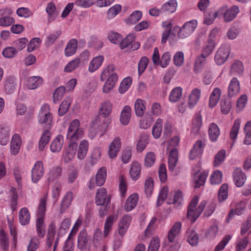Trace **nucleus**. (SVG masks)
I'll return each instance as SVG.
<instances>
[{
	"label": "nucleus",
	"mask_w": 251,
	"mask_h": 251,
	"mask_svg": "<svg viewBox=\"0 0 251 251\" xmlns=\"http://www.w3.org/2000/svg\"><path fill=\"white\" fill-rule=\"evenodd\" d=\"M114 70V66L110 65L108 66L101 73L100 79L102 81L104 80L105 77L108 76L103 87V91L104 93L109 92L115 86L118 80L117 74L113 72Z\"/></svg>",
	"instance_id": "f257e3e1"
},
{
	"label": "nucleus",
	"mask_w": 251,
	"mask_h": 251,
	"mask_svg": "<svg viewBox=\"0 0 251 251\" xmlns=\"http://www.w3.org/2000/svg\"><path fill=\"white\" fill-rule=\"evenodd\" d=\"M198 201L199 197L195 196L188 206L187 217L192 223L198 218L205 206L206 202L202 201L196 208Z\"/></svg>",
	"instance_id": "f03ea898"
},
{
	"label": "nucleus",
	"mask_w": 251,
	"mask_h": 251,
	"mask_svg": "<svg viewBox=\"0 0 251 251\" xmlns=\"http://www.w3.org/2000/svg\"><path fill=\"white\" fill-rule=\"evenodd\" d=\"M197 21L193 20L185 23L182 27L176 26L173 28L174 31L177 32L178 37L184 39L189 36L197 26Z\"/></svg>",
	"instance_id": "7ed1b4c3"
},
{
	"label": "nucleus",
	"mask_w": 251,
	"mask_h": 251,
	"mask_svg": "<svg viewBox=\"0 0 251 251\" xmlns=\"http://www.w3.org/2000/svg\"><path fill=\"white\" fill-rule=\"evenodd\" d=\"M40 124L45 125V128L50 129L52 123V116L50 112V107L48 104H43L38 117Z\"/></svg>",
	"instance_id": "20e7f679"
},
{
	"label": "nucleus",
	"mask_w": 251,
	"mask_h": 251,
	"mask_svg": "<svg viewBox=\"0 0 251 251\" xmlns=\"http://www.w3.org/2000/svg\"><path fill=\"white\" fill-rule=\"evenodd\" d=\"M79 121L75 119L70 124L68 129L67 134V138L72 142L78 140L81 138L83 135L82 129L79 127Z\"/></svg>",
	"instance_id": "39448f33"
},
{
	"label": "nucleus",
	"mask_w": 251,
	"mask_h": 251,
	"mask_svg": "<svg viewBox=\"0 0 251 251\" xmlns=\"http://www.w3.org/2000/svg\"><path fill=\"white\" fill-rule=\"evenodd\" d=\"M171 55L169 52H164L160 58L158 49L155 48L152 55V61L154 65L160 66L162 68H166L170 62Z\"/></svg>",
	"instance_id": "423d86ee"
},
{
	"label": "nucleus",
	"mask_w": 251,
	"mask_h": 251,
	"mask_svg": "<svg viewBox=\"0 0 251 251\" xmlns=\"http://www.w3.org/2000/svg\"><path fill=\"white\" fill-rule=\"evenodd\" d=\"M121 145V140L119 137H115L109 144L107 154L110 158L113 159L117 156L120 151Z\"/></svg>",
	"instance_id": "0eeeda50"
},
{
	"label": "nucleus",
	"mask_w": 251,
	"mask_h": 251,
	"mask_svg": "<svg viewBox=\"0 0 251 251\" xmlns=\"http://www.w3.org/2000/svg\"><path fill=\"white\" fill-rule=\"evenodd\" d=\"M229 54V47L221 46L217 51L215 56V61L218 65L223 64L227 59Z\"/></svg>",
	"instance_id": "6e6552de"
},
{
	"label": "nucleus",
	"mask_w": 251,
	"mask_h": 251,
	"mask_svg": "<svg viewBox=\"0 0 251 251\" xmlns=\"http://www.w3.org/2000/svg\"><path fill=\"white\" fill-rule=\"evenodd\" d=\"M44 174V169L42 162L37 161L31 171V179L32 182L37 183L42 177Z\"/></svg>",
	"instance_id": "1a4fd4ad"
},
{
	"label": "nucleus",
	"mask_w": 251,
	"mask_h": 251,
	"mask_svg": "<svg viewBox=\"0 0 251 251\" xmlns=\"http://www.w3.org/2000/svg\"><path fill=\"white\" fill-rule=\"evenodd\" d=\"M205 146L204 140H198L193 146V148L191 150L189 157L193 160L197 157L201 155L203 152L204 148Z\"/></svg>",
	"instance_id": "9d476101"
},
{
	"label": "nucleus",
	"mask_w": 251,
	"mask_h": 251,
	"mask_svg": "<svg viewBox=\"0 0 251 251\" xmlns=\"http://www.w3.org/2000/svg\"><path fill=\"white\" fill-rule=\"evenodd\" d=\"M90 238L85 229L81 230L77 237V248L82 250H85L88 245Z\"/></svg>",
	"instance_id": "9b49d317"
},
{
	"label": "nucleus",
	"mask_w": 251,
	"mask_h": 251,
	"mask_svg": "<svg viewBox=\"0 0 251 251\" xmlns=\"http://www.w3.org/2000/svg\"><path fill=\"white\" fill-rule=\"evenodd\" d=\"M218 13L219 14L224 15V19L225 22H231L235 16V6H233L229 9L226 6H223L219 9Z\"/></svg>",
	"instance_id": "f8f14e48"
},
{
	"label": "nucleus",
	"mask_w": 251,
	"mask_h": 251,
	"mask_svg": "<svg viewBox=\"0 0 251 251\" xmlns=\"http://www.w3.org/2000/svg\"><path fill=\"white\" fill-rule=\"evenodd\" d=\"M77 144L75 142H72L67 148L63 157L66 163L70 162L74 157L76 152Z\"/></svg>",
	"instance_id": "ddd939ff"
},
{
	"label": "nucleus",
	"mask_w": 251,
	"mask_h": 251,
	"mask_svg": "<svg viewBox=\"0 0 251 251\" xmlns=\"http://www.w3.org/2000/svg\"><path fill=\"white\" fill-rule=\"evenodd\" d=\"M131 221V217L128 215H124L120 220L118 232L121 236H123L126 233Z\"/></svg>",
	"instance_id": "4468645a"
},
{
	"label": "nucleus",
	"mask_w": 251,
	"mask_h": 251,
	"mask_svg": "<svg viewBox=\"0 0 251 251\" xmlns=\"http://www.w3.org/2000/svg\"><path fill=\"white\" fill-rule=\"evenodd\" d=\"M22 140L20 136L15 133L13 135L10 142V152L12 154L15 155L20 151Z\"/></svg>",
	"instance_id": "2eb2a0df"
},
{
	"label": "nucleus",
	"mask_w": 251,
	"mask_h": 251,
	"mask_svg": "<svg viewBox=\"0 0 251 251\" xmlns=\"http://www.w3.org/2000/svg\"><path fill=\"white\" fill-rule=\"evenodd\" d=\"M63 144V136L61 135H58L51 142L50 145V151L52 152H58L61 150Z\"/></svg>",
	"instance_id": "dca6fc26"
},
{
	"label": "nucleus",
	"mask_w": 251,
	"mask_h": 251,
	"mask_svg": "<svg viewBox=\"0 0 251 251\" xmlns=\"http://www.w3.org/2000/svg\"><path fill=\"white\" fill-rule=\"evenodd\" d=\"M141 166L137 161H133L130 165L129 174L130 177L134 180H137L140 176Z\"/></svg>",
	"instance_id": "f3484780"
},
{
	"label": "nucleus",
	"mask_w": 251,
	"mask_h": 251,
	"mask_svg": "<svg viewBox=\"0 0 251 251\" xmlns=\"http://www.w3.org/2000/svg\"><path fill=\"white\" fill-rule=\"evenodd\" d=\"M221 90L218 87L215 88L209 97V106L211 108L214 107L219 102L221 96Z\"/></svg>",
	"instance_id": "a211bd4d"
},
{
	"label": "nucleus",
	"mask_w": 251,
	"mask_h": 251,
	"mask_svg": "<svg viewBox=\"0 0 251 251\" xmlns=\"http://www.w3.org/2000/svg\"><path fill=\"white\" fill-rule=\"evenodd\" d=\"M112 107V103L110 101L106 100L103 101L100 107V115L104 118L108 117L111 113Z\"/></svg>",
	"instance_id": "6ab92c4d"
},
{
	"label": "nucleus",
	"mask_w": 251,
	"mask_h": 251,
	"mask_svg": "<svg viewBox=\"0 0 251 251\" xmlns=\"http://www.w3.org/2000/svg\"><path fill=\"white\" fill-rule=\"evenodd\" d=\"M50 129L45 128V130L39 140L38 148L41 151L44 150L45 146L48 144L50 140L51 133Z\"/></svg>",
	"instance_id": "aec40b11"
},
{
	"label": "nucleus",
	"mask_w": 251,
	"mask_h": 251,
	"mask_svg": "<svg viewBox=\"0 0 251 251\" xmlns=\"http://www.w3.org/2000/svg\"><path fill=\"white\" fill-rule=\"evenodd\" d=\"M88 148L89 143L87 140H83L80 142L77 153V156L79 159L82 160L85 157Z\"/></svg>",
	"instance_id": "412c9836"
},
{
	"label": "nucleus",
	"mask_w": 251,
	"mask_h": 251,
	"mask_svg": "<svg viewBox=\"0 0 251 251\" xmlns=\"http://www.w3.org/2000/svg\"><path fill=\"white\" fill-rule=\"evenodd\" d=\"M201 94V90L198 88H195L192 91L189 96L188 102V107L190 109L196 105L200 98Z\"/></svg>",
	"instance_id": "4be33fe9"
},
{
	"label": "nucleus",
	"mask_w": 251,
	"mask_h": 251,
	"mask_svg": "<svg viewBox=\"0 0 251 251\" xmlns=\"http://www.w3.org/2000/svg\"><path fill=\"white\" fill-rule=\"evenodd\" d=\"M131 107L128 105L125 106L121 113L120 120L122 125H127L131 118Z\"/></svg>",
	"instance_id": "5701e85b"
},
{
	"label": "nucleus",
	"mask_w": 251,
	"mask_h": 251,
	"mask_svg": "<svg viewBox=\"0 0 251 251\" xmlns=\"http://www.w3.org/2000/svg\"><path fill=\"white\" fill-rule=\"evenodd\" d=\"M178 160V151L176 148L173 149L169 155L168 166L170 171H173Z\"/></svg>",
	"instance_id": "b1692460"
},
{
	"label": "nucleus",
	"mask_w": 251,
	"mask_h": 251,
	"mask_svg": "<svg viewBox=\"0 0 251 251\" xmlns=\"http://www.w3.org/2000/svg\"><path fill=\"white\" fill-rule=\"evenodd\" d=\"M104 60V57L102 55H99L95 57L90 61L88 70L91 73H93L97 70L101 65Z\"/></svg>",
	"instance_id": "393cba45"
},
{
	"label": "nucleus",
	"mask_w": 251,
	"mask_h": 251,
	"mask_svg": "<svg viewBox=\"0 0 251 251\" xmlns=\"http://www.w3.org/2000/svg\"><path fill=\"white\" fill-rule=\"evenodd\" d=\"M146 101L142 99H138L134 103V110L137 117H141L143 115L146 109Z\"/></svg>",
	"instance_id": "a878e982"
},
{
	"label": "nucleus",
	"mask_w": 251,
	"mask_h": 251,
	"mask_svg": "<svg viewBox=\"0 0 251 251\" xmlns=\"http://www.w3.org/2000/svg\"><path fill=\"white\" fill-rule=\"evenodd\" d=\"M138 200V196L136 194L131 195L126 200L124 208L126 211H130L135 208Z\"/></svg>",
	"instance_id": "bb28decb"
},
{
	"label": "nucleus",
	"mask_w": 251,
	"mask_h": 251,
	"mask_svg": "<svg viewBox=\"0 0 251 251\" xmlns=\"http://www.w3.org/2000/svg\"><path fill=\"white\" fill-rule=\"evenodd\" d=\"M220 134V129L218 126L215 123L210 124L208 128V135L210 140L212 142L216 141Z\"/></svg>",
	"instance_id": "cd10ccee"
},
{
	"label": "nucleus",
	"mask_w": 251,
	"mask_h": 251,
	"mask_svg": "<svg viewBox=\"0 0 251 251\" xmlns=\"http://www.w3.org/2000/svg\"><path fill=\"white\" fill-rule=\"evenodd\" d=\"M181 227V223L179 222L175 223L173 225L168 233V238L170 242H173L175 238L179 234Z\"/></svg>",
	"instance_id": "c85d7f7f"
},
{
	"label": "nucleus",
	"mask_w": 251,
	"mask_h": 251,
	"mask_svg": "<svg viewBox=\"0 0 251 251\" xmlns=\"http://www.w3.org/2000/svg\"><path fill=\"white\" fill-rule=\"evenodd\" d=\"M43 78L39 76L29 77L27 80V86L30 89H35L43 83Z\"/></svg>",
	"instance_id": "c756f323"
},
{
	"label": "nucleus",
	"mask_w": 251,
	"mask_h": 251,
	"mask_svg": "<svg viewBox=\"0 0 251 251\" xmlns=\"http://www.w3.org/2000/svg\"><path fill=\"white\" fill-rule=\"evenodd\" d=\"M77 47V41L75 39H72L68 43L65 50V54L66 56H71L76 52Z\"/></svg>",
	"instance_id": "7c9ffc66"
},
{
	"label": "nucleus",
	"mask_w": 251,
	"mask_h": 251,
	"mask_svg": "<svg viewBox=\"0 0 251 251\" xmlns=\"http://www.w3.org/2000/svg\"><path fill=\"white\" fill-rule=\"evenodd\" d=\"M20 223L22 225H26L29 224L30 221V213L26 207L21 209L19 213Z\"/></svg>",
	"instance_id": "2f4dec72"
},
{
	"label": "nucleus",
	"mask_w": 251,
	"mask_h": 251,
	"mask_svg": "<svg viewBox=\"0 0 251 251\" xmlns=\"http://www.w3.org/2000/svg\"><path fill=\"white\" fill-rule=\"evenodd\" d=\"M106 177V170L105 167L100 168L96 174L95 181L98 186H102L105 181Z\"/></svg>",
	"instance_id": "473e14b6"
},
{
	"label": "nucleus",
	"mask_w": 251,
	"mask_h": 251,
	"mask_svg": "<svg viewBox=\"0 0 251 251\" xmlns=\"http://www.w3.org/2000/svg\"><path fill=\"white\" fill-rule=\"evenodd\" d=\"M107 198V191L104 188L99 189L96 194V203L98 205H103Z\"/></svg>",
	"instance_id": "72a5a7b5"
},
{
	"label": "nucleus",
	"mask_w": 251,
	"mask_h": 251,
	"mask_svg": "<svg viewBox=\"0 0 251 251\" xmlns=\"http://www.w3.org/2000/svg\"><path fill=\"white\" fill-rule=\"evenodd\" d=\"M177 6V3L176 0H170L162 6L161 10L163 12L172 13L176 11Z\"/></svg>",
	"instance_id": "f704fd0d"
},
{
	"label": "nucleus",
	"mask_w": 251,
	"mask_h": 251,
	"mask_svg": "<svg viewBox=\"0 0 251 251\" xmlns=\"http://www.w3.org/2000/svg\"><path fill=\"white\" fill-rule=\"evenodd\" d=\"M62 173L61 168L56 166L51 169L48 175V180L49 182H53L54 180L59 178Z\"/></svg>",
	"instance_id": "c9c22d12"
},
{
	"label": "nucleus",
	"mask_w": 251,
	"mask_h": 251,
	"mask_svg": "<svg viewBox=\"0 0 251 251\" xmlns=\"http://www.w3.org/2000/svg\"><path fill=\"white\" fill-rule=\"evenodd\" d=\"M148 143V135L145 133H143L140 136L139 140L136 145V149L138 152L143 151Z\"/></svg>",
	"instance_id": "e433bc0d"
},
{
	"label": "nucleus",
	"mask_w": 251,
	"mask_h": 251,
	"mask_svg": "<svg viewBox=\"0 0 251 251\" xmlns=\"http://www.w3.org/2000/svg\"><path fill=\"white\" fill-rule=\"evenodd\" d=\"M71 103L72 99L70 97H66L63 100L58 110V114L59 116H63L67 112Z\"/></svg>",
	"instance_id": "4c0bfd02"
},
{
	"label": "nucleus",
	"mask_w": 251,
	"mask_h": 251,
	"mask_svg": "<svg viewBox=\"0 0 251 251\" xmlns=\"http://www.w3.org/2000/svg\"><path fill=\"white\" fill-rule=\"evenodd\" d=\"M208 173L206 171H204L202 173L198 172L196 174L194 178L196 183L195 187L199 188L203 185L205 182Z\"/></svg>",
	"instance_id": "58836bf2"
},
{
	"label": "nucleus",
	"mask_w": 251,
	"mask_h": 251,
	"mask_svg": "<svg viewBox=\"0 0 251 251\" xmlns=\"http://www.w3.org/2000/svg\"><path fill=\"white\" fill-rule=\"evenodd\" d=\"M163 120L158 119L152 129V134L155 139L160 137L162 130Z\"/></svg>",
	"instance_id": "ea45409f"
},
{
	"label": "nucleus",
	"mask_w": 251,
	"mask_h": 251,
	"mask_svg": "<svg viewBox=\"0 0 251 251\" xmlns=\"http://www.w3.org/2000/svg\"><path fill=\"white\" fill-rule=\"evenodd\" d=\"M73 194L71 192H68L66 193L65 196L64 197L61 205V212H63L66 210L67 208H68L73 200Z\"/></svg>",
	"instance_id": "a19ab883"
},
{
	"label": "nucleus",
	"mask_w": 251,
	"mask_h": 251,
	"mask_svg": "<svg viewBox=\"0 0 251 251\" xmlns=\"http://www.w3.org/2000/svg\"><path fill=\"white\" fill-rule=\"evenodd\" d=\"M5 90L8 94L12 93L16 88V79L13 76H9L4 84Z\"/></svg>",
	"instance_id": "79ce46f5"
},
{
	"label": "nucleus",
	"mask_w": 251,
	"mask_h": 251,
	"mask_svg": "<svg viewBox=\"0 0 251 251\" xmlns=\"http://www.w3.org/2000/svg\"><path fill=\"white\" fill-rule=\"evenodd\" d=\"M202 125L201 115L200 113H197L192 122V131L194 133L198 132Z\"/></svg>",
	"instance_id": "37998d69"
},
{
	"label": "nucleus",
	"mask_w": 251,
	"mask_h": 251,
	"mask_svg": "<svg viewBox=\"0 0 251 251\" xmlns=\"http://www.w3.org/2000/svg\"><path fill=\"white\" fill-rule=\"evenodd\" d=\"M187 241L192 246H197L198 244L199 237L198 234L193 229H189L187 232Z\"/></svg>",
	"instance_id": "c03bdc74"
},
{
	"label": "nucleus",
	"mask_w": 251,
	"mask_h": 251,
	"mask_svg": "<svg viewBox=\"0 0 251 251\" xmlns=\"http://www.w3.org/2000/svg\"><path fill=\"white\" fill-rule=\"evenodd\" d=\"M182 90L181 87H177L173 89L169 96L170 100L173 102L178 101L182 97Z\"/></svg>",
	"instance_id": "a18cd8bd"
},
{
	"label": "nucleus",
	"mask_w": 251,
	"mask_h": 251,
	"mask_svg": "<svg viewBox=\"0 0 251 251\" xmlns=\"http://www.w3.org/2000/svg\"><path fill=\"white\" fill-rule=\"evenodd\" d=\"M206 57L202 55L197 58L194 68V71L196 73H199L202 70L206 63Z\"/></svg>",
	"instance_id": "49530a36"
},
{
	"label": "nucleus",
	"mask_w": 251,
	"mask_h": 251,
	"mask_svg": "<svg viewBox=\"0 0 251 251\" xmlns=\"http://www.w3.org/2000/svg\"><path fill=\"white\" fill-rule=\"evenodd\" d=\"M245 137L243 141L246 145L251 144V121L248 122L244 127Z\"/></svg>",
	"instance_id": "de8ad7c7"
},
{
	"label": "nucleus",
	"mask_w": 251,
	"mask_h": 251,
	"mask_svg": "<svg viewBox=\"0 0 251 251\" xmlns=\"http://www.w3.org/2000/svg\"><path fill=\"white\" fill-rule=\"evenodd\" d=\"M162 25L165 27V29L162 34L161 43L165 44L170 34L173 25L171 23H167V22L163 23Z\"/></svg>",
	"instance_id": "09e8293b"
},
{
	"label": "nucleus",
	"mask_w": 251,
	"mask_h": 251,
	"mask_svg": "<svg viewBox=\"0 0 251 251\" xmlns=\"http://www.w3.org/2000/svg\"><path fill=\"white\" fill-rule=\"evenodd\" d=\"M246 178V176L241 169L236 168V186H242L245 183Z\"/></svg>",
	"instance_id": "8fccbe9b"
},
{
	"label": "nucleus",
	"mask_w": 251,
	"mask_h": 251,
	"mask_svg": "<svg viewBox=\"0 0 251 251\" xmlns=\"http://www.w3.org/2000/svg\"><path fill=\"white\" fill-rule=\"evenodd\" d=\"M155 160V153L153 152L150 151L145 156L144 165L146 167H151L154 164Z\"/></svg>",
	"instance_id": "3c124183"
},
{
	"label": "nucleus",
	"mask_w": 251,
	"mask_h": 251,
	"mask_svg": "<svg viewBox=\"0 0 251 251\" xmlns=\"http://www.w3.org/2000/svg\"><path fill=\"white\" fill-rule=\"evenodd\" d=\"M169 189L167 186H164L160 190L157 200V206H159L165 201L168 194Z\"/></svg>",
	"instance_id": "603ef678"
},
{
	"label": "nucleus",
	"mask_w": 251,
	"mask_h": 251,
	"mask_svg": "<svg viewBox=\"0 0 251 251\" xmlns=\"http://www.w3.org/2000/svg\"><path fill=\"white\" fill-rule=\"evenodd\" d=\"M47 201V196L44 195L43 198L40 200L38 205V210L37 216H45V213L46 209Z\"/></svg>",
	"instance_id": "864d4df0"
},
{
	"label": "nucleus",
	"mask_w": 251,
	"mask_h": 251,
	"mask_svg": "<svg viewBox=\"0 0 251 251\" xmlns=\"http://www.w3.org/2000/svg\"><path fill=\"white\" fill-rule=\"evenodd\" d=\"M132 83V78L128 77L124 78L120 84L119 88V92L121 94H124L130 87Z\"/></svg>",
	"instance_id": "5fc2aeb1"
},
{
	"label": "nucleus",
	"mask_w": 251,
	"mask_h": 251,
	"mask_svg": "<svg viewBox=\"0 0 251 251\" xmlns=\"http://www.w3.org/2000/svg\"><path fill=\"white\" fill-rule=\"evenodd\" d=\"M142 16V13L141 11L139 10L135 11L130 14V16L126 20V22L127 24H134L141 19Z\"/></svg>",
	"instance_id": "6e6d98bb"
},
{
	"label": "nucleus",
	"mask_w": 251,
	"mask_h": 251,
	"mask_svg": "<svg viewBox=\"0 0 251 251\" xmlns=\"http://www.w3.org/2000/svg\"><path fill=\"white\" fill-rule=\"evenodd\" d=\"M116 219L117 218L113 215H110L106 219L104 224V235L105 236L108 235L111 230L114 222L115 221Z\"/></svg>",
	"instance_id": "4d7b16f0"
},
{
	"label": "nucleus",
	"mask_w": 251,
	"mask_h": 251,
	"mask_svg": "<svg viewBox=\"0 0 251 251\" xmlns=\"http://www.w3.org/2000/svg\"><path fill=\"white\" fill-rule=\"evenodd\" d=\"M135 36L134 34H128L125 39L120 42V47L121 49H124L131 45L134 41Z\"/></svg>",
	"instance_id": "13d9d810"
},
{
	"label": "nucleus",
	"mask_w": 251,
	"mask_h": 251,
	"mask_svg": "<svg viewBox=\"0 0 251 251\" xmlns=\"http://www.w3.org/2000/svg\"><path fill=\"white\" fill-rule=\"evenodd\" d=\"M66 91V88L64 86H60L55 89L53 95L54 103H57L63 97Z\"/></svg>",
	"instance_id": "bf43d9fd"
},
{
	"label": "nucleus",
	"mask_w": 251,
	"mask_h": 251,
	"mask_svg": "<svg viewBox=\"0 0 251 251\" xmlns=\"http://www.w3.org/2000/svg\"><path fill=\"white\" fill-rule=\"evenodd\" d=\"M228 185L224 183L221 185L218 192L219 201L222 202L225 201L227 198Z\"/></svg>",
	"instance_id": "052dcab7"
},
{
	"label": "nucleus",
	"mask_w": 251,
	"mask_h": 251,
	"mask_svg": "<svg viewBox=\"0 0 251 251\" xmlns=\"http://www.w3.org/2000/svg\"><path fill=\"white\" fill-rule=\"evenodd\" d=\"M223 174L220 170H216L210 176V181L212 184H219L222 180Z\"/></svg>",
	"instance_id": "680f3d73"
},
{
	"label": "nucleus",
	"mask_w": 251,
	"mask_h": 251,
	"mask_svg": "<svg viewBox=\"0 0 251 251\" xmlns=\"http://www.w3.org/2000/svg\"><path fill=\"white\" fill-rule=\"evenodd\" d=\"M153 190V180L151 177L147 178L145 182V192L147 197L151 195Z\"/></svg>",
	"instance_id": "e2e57ef3"
},
{
	"label": "nucleus",
	"mask_w": 251,
	"mask_h": 251,
	"mask_svg": "<svg viewBox=\"0 0 251 251\" xmlns=\"http://www.w3.org/2000/svg\"><path fill=\"white\" fill-rule=\"evenodd\" d=\"M226 157V151L222 150L218 152L215 157L213 162L215 167H218L224 161Z\"/></svg>",
	"instance_id": "0e129e2a"
},
{
	"label": "nucleus",
	"mask_w": 251,
	"mask_h": 251,
	"mask_svg": "<svg viewBox=\"0 0 251 251\" xmlns=\"http://www.w3.org/2000/svg\"><path fill=\"white\" fill-rule=\"evenodd\" d=\"M219 14L218 11L214 12H208L204 14V23L207 25L212 24L214 19L218 17Z\"/></svg>",
	"instance_id": "69168bd1"
},
{
	"label": "nucleus",
	"mask_w": 251,
	"mask_h": 251,
	"mask_svg": "<svg viewBox=\"0 0 251 251\" xmlns=\"http://www.w3.org/2000/svg\"><path fill=\"white\" fill-rule=\"evenodd\" d=\"M80 63V59L79 58H76L69 62L64 68V71L66 72H71L77 68Z\"/></svg>",
	"instance_id": "338daca9"
},
{
	"label": "nucleus",
	"mask_w": 251,
	"mask_h": 251,
	"mask_svg": "<svg viewBox=\"0 0 251 251\" xmlns=\"http://www.w3.org/2000/svg\"><path fill=\"white\" fill-rule=\"evenodd\" d=\"M0 233V245L2 250L6 251L9 248V240L3 230Z\"/></svg>",
	"instance_id": "774afa93"
}]
</instances>
